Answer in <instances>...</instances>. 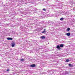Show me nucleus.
I'll list each match as a JSON object with an SVG mask.
<instances>
[{
  "label": "nucleus",
  "instance_id": "1",
  "mask_svg": "<svg viewBox=\"0 0 75 75\" xmlns=\"http://www.w3.org/2000/svg\"><path fill=\"white\" fill-rule=\"evenodd\" d=\"M30 66L32 68H34V67H35V65L34 64H31L30 65Z\"/></svg>",
  "mask_w": 75,
  "mask_h": 75
},
{
  "label": "nucleus",
  "instance_id": "2",
  "mask_svg": "<svg viewBox=\"0 0 75 75\" xmlns=\"http://www.w3.org/2000/svg\"><path fill=\"white\" fill-rule=\"evenodd\" d=\"M7 40H13V38H7Z\"/></svg>",
  "mask_w": 75,
  "mask_h": 75
},
{
  "label": "nucleus",
  "instance_id": "3",
  "mask_svg": "<svg viewBox=\"0 0 75 75\" xmlns=\"http://www.w3.org/2000/svg\"><path fill=\"white\" fill-rule=\"evenodd\" d=\"M67 35V36H69L71 35V33H67L66 34Z\"/></svg>",
  "mask_w": 75,
  "mask_h": 75
},
{
  "label": "nucleus",
  "instance_id": "4",
  "mask_svg": "<svg viewBox=\"0 0 75 75\" xmlns=\"http://www.w3.org/2000/svg\"><path fill=\"white\" fill-rule=\"evenodd\" d=\"M46 32V29H44L43 31H42V33H45Z\"/></svg>",
  "mask_w": 75,
  "mask_h": 75
},
{
  "label": "nucleus",
  "instance_id": "5",
  "mask_svg": "<svg viewBox=\"0 0 75 75\" xmlns=\"http://www.w3.org/2000/svg\"><path fill=\"white\" fill-rule=\"evenodd\" d=\"M41 38L42 39H45V36H41Z\"/></svg>",
  "mask_w": 75,
  "mask_h": 75
},
{
  "label": "nucleus",
  "instance_id": "6",
  "mask_svg": "<svg viewBox=\"0 0 75 75\" xmlns=\"http://www.w3.org/2000/svg\"><path fill=\"white\" fill-rule=\"evenodd\" d=\"M60 47L61 48H62L63 47H64V45L62 44H61L60 45Z\"/></svg>",
  "mask_w": 75,
  "mask_h": 75
},
{
  "label": "nucleus",
  "instance_id": "7",
  "mask_svg": "<svg viewBox=\"0 0 75 75\" xmlns=\"http://www.w3.org/2000/svg\"><path fill=\"white\" fill-rule=\"evenodd\" d=\"M15 45V44L14 43H12L11 44V46L12 47H14V46Z\"/></svg>",
  "mask_w": 75,
  "mask_h": 75
},
{
  "label": "nucleus",
  "instance_id": "8",
  "mask_svg": "<svg viewBox=\"0 0 75 75\" xmlns=\"http://www.w3.org/2000/svg\"><path fill=\"white\" fill-rule=\"evenodd\" d=\"M69 67H73V65H72L71 64H69Z\"/></svg>",
  "mask_w": 75,
  "mask_h": 75
},
{
  "label": "nucleus",
  "instance_id": "9",
  "mask_svg": "<svg viewBox=\"0 0 75 75\" xmlns=\"http://www.w3.org/2000/svg\"><path fill=\"white\" fill-rule=\"evenodd\" d=\"M56 48H57V49H59V48H60V46H59V45L57 46Z\"/></svg>",
  "mask_w": 75,
  "mask_h": 75
},
{
  "label": "nucleus",
  "instance_id": "10",
  "mask_svg": "<svg viewBox=\"0 0 75 75\" xmlns=\"http://www.w3.org/2000/svg\"><path fill=\"white\" fill-rule=\"evenodd\" d=\"M20 60L21 61H24V59H21Z\"/></svg>",
  "mask_w": 75,
  "mask_h": 75
},
{
  "label": "nucleus",
  "instance_id": "11",
  "mask_svg": "<svg viewBox=\"0 0 75 75\" xmlns=\"http://www.w3.org/2000/svg\"><path fill=\"white\" fill-rule=\"evenodd\" d=\"M69 59H67L66 60V62H69Z\"/></svg>",
  "mask_w": 75,
  "mask_h": 75
},
{
  "label": "nucleus",
  "instance_id": "12",
  "mask_svg": "<svg viewBox=\"0 0 75 75\" xmlns=\"http://www.w3.org/2000/svg\"><path fill=\"white\" fill-rule=\"evenodd\" d=\"M60 20H61V21H63V20H64V18H60Z\"/></svg>",
  "mask_w": 75,
  "mask_h": 75
},
{
  "label": "nucleus",
  "instance_id": "13",
  "mask_svg": "<svg viewBox=\"0 0 75 75\" xmlns=\"http://www.w3.org/2000/svg\"><path fill=\"white\" fill-rule=\"evenodd\" d=\"M67 31H69V30H70V28H68L67 29Z\"/></svg>",
  "mask_w": 75,
  "mask_h": 75
},
{
  "label": "nucleus",
  "instance_id": "14",
  "mask_svg": "<svg viewBox=\"0 0 75 75\" xmlns=\"http://www.w3.org/2000/svg\"><path fill=\"white\" fill-rule=\"evenodd\" d=\"M42 10H43V11H46V9L45 8H43L42 9Z\"/></svg>",
  "mask_w": 75,
  "mask_h": 75
},
{
  "label": "nucleus",
  "instance_id": "15",
  "mask_svg": "<svg viewBox=\"0 0 75 75\" xmlns=\"http://www.w3.org/2000/svg\"><path fill=\"white\" fill-rule=\"evenodd\" d=\"M6 71H9V69H8Z\"/></svg>",
  "mask_w": 75,
  "mask_h": 75
},
{
  "label": "nucleus",
  "instance_id": "16",
  "mask_svg": "<svg viewBox=\"0 0 75 75\" xmlns=\"http://www.w3.org/2000/svg\"><path fill=\"white\" fill-rule=\"evenodd\" d=\"M40 49H41V48H42V47H40Z\"/></svg>",
  "mask_w": 75,
  "mask_h": 75
},
{
  "label": "nucleus",
  "instance_id": "17",
  "mask_svg": "<svg viewBox=\"0 0 75 75\" xmlns=\"http://www.w3.org/2000/svg\"><path fill=\"white\" fill-rule=\"evenodd\" d=\"M42 29H43V28H42Z\"/></svg>",
  "mask_w": 75,
  "mask_h": 75
}]
</instances>
